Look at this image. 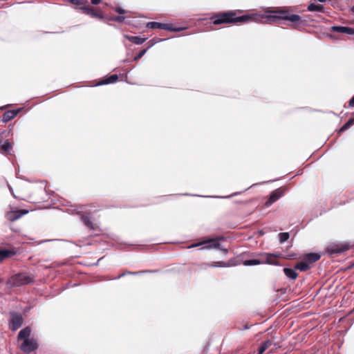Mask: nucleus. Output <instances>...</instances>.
I'll use <instances>...</instances> for the list:
<instances>
[{
    "label": "nucleus",
    "mask_w": 354,
    "mask_h": 354,
    "mask_svg": "<svg viewBox=\"0 0 354 354\" xmlns=\"http://www.w3.org/2000/svg\"><path fill=\"white\" fill-rule=\"evenodd\" d=\"M28 212L25 210L11 211L7 214V218L10 221H15Z\"/></svg>",
    "instance_id": "13"
},
{
    "label": "nucleus",
    "mask_w": 354,
    "mask_h": 354,
    "mask_svg": "<svg viewBox=\"0 0 354 354\" xmlns=\"http://www.w3.org/2000/svg\"><path fill=\"white\" fill-rule=\"evenodd\" d=\"M148 27L149 28H163V29H169V30H171L169 26L167 24H160V23H158V22H151V23H149L148 25H147Z\"/></svg>",
    "instance_id": "19"
},
{
    "label": "nucleus",
    "mask_w": 354,
    "mask_h": 354,
    "mask_svg": "<svg viewBox=\"0 0 354 354\" xmlns=\"http://www.w3.org/2000/svg\"><path fill=\"white\" fill-rule=\"evenodd\" d=\"M249 328H250V327L247 324L245 325L244 327H243L244 330H247V329H249Z\"/></svg>",
    "instance_id": "39"
},
{
    "label": "nucleus",
    "mask_w": 354,
    "mask_h": 354,
    "mask_svg": "<svg viewBox=\"0 0 354 354\" xmlns=\"http://www.w3.org/2000/svg\"><path fill=\"white\" fill-rule=\"evenodd\" d=\"M261 261L258 259H248L243 261V265L246 266H256L261 263Z\"/></svg>",
    "instance_id": "20"
},
{
    "label": "nucleus",
    "mask_w": 354,
    "mask_h": 354,
    "mask_svg": "<svg viewBox=\"0 0 354 354\" xmlns=\"http://www.w3.org/2000/svg\"><path fill=\"white\" fill-rule=\"evenodd\" d=\"M220 241H221V239H219V238L209 239L208 240L203 241L201 243H214V242H218Z\"/></svg>",
    "instance_id": "29"
},
{
    "label": "nucleus",
    "mask_w": 354,
    "mask_h": 354,
    "mask_svg": "<svg viewBox=\"0 0 354 354\" xmlns=\"http://www.w3.org/2000/svg\"><path fill=\"white\" fill-rule=\"evenodd\" d=\"M352 10H353V12H354V6L353 7Z\"/></svg>",
    "instance_id": "41"
},
{
    "label": "nucleus",
    "mask_w": 354,
    "mask_h": 354,
    "mask_svg": "<svg viewBox=\"0 0 354 354\" xmlns=\"http://www.w3.org/2000/svg\"><path fill=\"white\" fill-rule=\"evenodd\" d=\"M283 191L281 189H277L274 191L270 196L268 201L266 202L267 205H270L272 203H273L274 201H276L277 199H279L283 194Z\"/></svg>",
    "instance_id": "11"
},
{
    "label": "nucleus",
    "mask_w": 354,
    "mask_h": 354,
    "mask_svg": "<svg viewBox=\"0 0 354 354\" xmlns=\"http://www.w3.org/2000/svg\"><path fill=\"white\" fill-rule=\"evenodd\" d=\"M271 345H272V342L270 339H268L263 342L259 348L261 349V351L265 352Z\"/></svg>",
    "instance_id": "22"
},
{
    "label": "nucleus",
    "mask_w": 354,
    "mask_h": 354,
    "mask_svg": "<svg viewBox=\"0 0 354 354\" xmlns=\"http://www.w3.org/2000/svg\"><path fill=\"white\" fill-rule=\"evenodd\" d=\"M24 322V318L22 315L15 311L10 313V328L15 331L19 328Z\"/></svg>",
    "instance_id": "6"
},
{
    "label": "nucleus",
    "mask_w": 354,
    "mask_h": 354,
    "mask_svg": "<svg viewBox=\"0 0 354 354\" xmlns=\"http://www.w3.org/2000/svg\"><path fill=\"white\" fill-rule=\"evenodd\" d=\"M17 112L15 111H10L4 113L3 115V120L7 122L15 117Z\"/></svg>",
    "instance_id": "21"
},
{
    "label": "nucleus",
    "mask_w": 354,
    "mask_h": 354,
    "mask_svg": "<svg viewBox=\"0 0 354 354\" xmlns=\"http://www.w3.org/2000/svg\"><path fill=\"white\" fill-rule=\"evenodd\" d=\"M250 20L266 22V12L263 15L252 14L243 15L239 17H234V16H233V23H244Z\"/></svg>",
    "instance_id": "5"
},
{
    "label": "nucleus",
    "mask_w": 354,
    "mask_h": 354,
    "mask_svg": "<svg viewBox=\"0 0 354 354\" xmlns=\"http://www.w3.org/2000/svg\"><path fill=\"white\" fill-rule=\"evenodd\" d=\"M332 29L335 31L346 33L348 35H352L354 33V30L352 28L348 27L333 26Z\"/></svg>",
    "instance_id": "18"
},
{
    "label": "nucleus",
    "mask_w": 354,
    "mask_h": 354,
    "mask_svg": "<svg viewBox=\"0 0 354 354\" xmlns=\"http://www.w3.org/2000/svg\"><path fill=\"white\" fill-rule=\"evenodd\" d=\"M349 249V245H328L324 253L330 258H335Z\"/></svg>",
    "instance_id": "4"
},
{
    "label": "nucleus",
    "mask_w": 354,
    "mask_h": 354,
    "mask_svg": "<svg viewBox=\"0 0 354 354\" xmlns=\"http://www.w3.org/2000/svg\"><path fill=\"white\" fill-rule=\"evenodd\" d=\"M17 254L15 249H2L0 250V263L4 259L11 257Z\"/></svg>",
    "instance_id": "10"
},
{
    "label": "nucleus",
    "mask_w": 354,
    "mask_h": 354,
    "mask_svg": "<svg viewBox=\"0 0 354 354\" xmlns=\"http://www.w3.org/2000/svg\"><path fill=\"white\" fill-rule=\"evenodd\" d=\"M145 50L142 51V52L140 53V55H139L138 57H141L145 54Z\"/></svg>",
    "instance_id": "36"
},
{
    "label": "nucleus",
    "mask_w": 354,
    "mask_h": 354,
    "mask_svg": "<svg viewBox=\"0 0 354 354\" xmlns=\"http://www.w3.org/2000/svg\"><path fill=\"white\" fill-rule=\"evenodd\" d=\"M118 79V76L116 75H113L109 78L104 80L102 84H110L115 82Z\"/></svg>",
    "instance_id": "24"
},
{
    "label": "nucleus",
    "mask_w": 354,
    "mask_h": 354,
    "mask_svg": "<svg viewBox=\"0 0 354 354\" xmlns=\"http://www.w3.org/2000/svg\"><path fill=\"white\" fill-rule=\"evenodd\" d=\"M34 281V277L26 272H19L11 276L6 282V286L9 288L19 287L32 283Z\"/></svg>",
    "instance_id": "3"
},
{
    "label": "nucleus",
    "mask_w": 354,
    "mask_h": 354,
    "mask_svg": "<svg viewBox=\"0 0 354 354\" xmlns=\"http://www.w3.org/2000/svg\"><path fill=\"white\" fill-rule=\"evenodd\" d=\"M354 124V118L349 120L340 129V131H344L347 129L350 126Z\"/></svg>",
    "instance_id": "26"
},
{
    "label": "nucleus",
    "mask_w": 354,
    "mask_h": 354,
    "mask_svg": "<svg viewBox=\"0 0 354 354\" xmlns=\"http://www.w3.org/2000/svg\"><path fill=\"white\" fill-rule=\"evenodd\" d=\"M199 250H214L216 252L221 253L222 255H225L228 252V248L223 247V245H205Z\"/></svg>",
    "instance_id": "9"
},
{
    "label": "nucleus",
    "mask_w": 354,
    "mask_h": 354,
    "mask_svg": "<svg viewBox=\"0 0 354 354\" xmlns=\"http://www.w3.org/2000/svg\"><path fill=\"white\" fill-rule=\"evenodd\" d=\"M39 345L34 339H26L20 346V349L26 353H30L37 349Z\"/></svg>",
    "instance_id": "8"
},
{
    "label": "nucleus",
    "mask_w": 354,
    "mask_h": 354,
    "mask_svg": "<svg viewBox=\"0 0 354 354\" xmlns=\"http://www.w3.org/2000/svg\"><path fill=\"white\" fill-rule=\"evenodd\" d=\"M234 12H225L214 17L212 19L214 24L233 23Z\"/></svg>",
    "instance_id": "7"
},
{
    "label": "nucleus",
    "mask_w": 354,
    "mask_h": 354,
    "mask_svg": "<svg viewBox=\"0 0 354 354\" xmlns=\"http://www.w3.org/2000/svg\"><path fill=\"white\" fill-rule=\"evenodd\" d=\"M227 264L223 261H216L209 263H203L201 265L202 269H207V268H215V267H225Z\"/></svg>",
    "instance_id": "16"
},
{
    "label": "nucleus",
    "mask_w": 354,
    "mask_h": 354,
    "mask_svg": "<svg viewBox=\"0 0 354 354\" xmlns=\"http://www.w3.org/2000/svg\"><path fill=\"white\" fill-rule=\"evenodd\" d=\"M264 352L263 351H261V349L259 348L258 353L257 354H263Z\"/></svg>",
    "instance_id": "38"
},
{
    "label": "nucleus",
    "mask_w": 354,
    "mask_h": 354,
    "mask_svg": "<svg viewBox=\"0 0 354 354\" xmlns=\"http://www.w3.org/2000/svg\"><path fill=\"white\" fill-rule=\"evenodd\" d=\"M130 40L137 44H140L143 43V41H144V39H141V38H139L137 37H131Z\"/></svg>",
    "instance_id": "27"
},
{
    "label": "nucleus",
    "mask_w": 354,
    "mask_h": 354,
    "mask_svg": "<svg viewBox=\"0 0 354 354\" xmlns=\"http://www.w3.org/2000/svg\"><path fill=\"white\" fill-rule=\"evenodd\" d=\"M300 260L295 265V269L299 270L300 272H306L312 268V266H309L304 260Z\"/></svg>",
    "instance_id": "15"
},
{
    "label": "nucleus",
    "mask_w": 354,
    "mask_h": 354,
    "mask_svg": "<svg viewBox=\"0 0 354 354\" xmlns=\"http://www.w3.org/2000/svg\"><path fill=\"white\" fill-rule=\"evenodd\" d=\"M102 259H103V257L100 258V259L97 260V263H95V265H98V264H99V262H100Z\"/></svg>",
    "instance_id": "40"
},
{
    "label": "nucleus",
    "mask_w": 354,
    "mask_h": 354,
    "mask_svg": "<svg viewBox=\"0 0 354 354\" xmlns=\"http://www.w3.org/2000/svg\"><path fill=\"white\" fill-rule=\"evenodd\" d=\"M86 222V224L88 226V227H93L92 226V223L91 221H85Z\"/></svg>",
    "instance_id": "34"
},
{
    "label": "nucleus",
    "mask_w": 354,
    "mask_h": 354,
    "mask_svg": "<svg viewBox=\"0 0 354 354\" xmlns=\"http://www.w3.org/2000/svg\"><path fill=\"white\" fill-rule=\"evenodd\" d=\"M31 333V328L30 326H26L23 329H21L17 335L18 339H24V341L26 339H30L29 337Z\"/></svg>",
    "instance_id": "14"
},
{
    "label": "nucleus",
    "mask_w": 354,
    "mask_h": 354,
    "mask_svg": "<svg viewBox=\"0 0 354 354\" xmlns=\"http://www.w3.org/2000/svg\"><path fill=\"white\" fill-rule=\"evenodd\" d=\"M321 8H322V6H317V5H315V4H310L308 6V10H310V11L320 10Z\"/></svg>",
    "instance_id": "28"
},
{
    "label": "nucleus",
    "mask_w": 354,
    "mask_h": 354,
    "mask_svg": "<svg viewBox=\"0 0 354 354\" xmlns=\"http://www.w3.org/2000/svg\"><path fill=\"white\" fill-rule=\"evenodd\" d=\"M68 1L74 4H76V5L82 4V2L80 0H68Z\"/></svg>",
    "instance_id": "30"
},
{
    "label": "nucleus",
    "mask_w": 354,
    "mask_h": 354,
    "mask_svg": "<svg viewBox=\"0 0 354 354\" xmlns=\"http://www.w3.org/2000/svg\"><path fill=\"white\" fill-rule=\"evenodd\" d=\"M348 268H354V261H353V262H352V263H351V265H350V266H349Z\"/></svg>",
    "instance_id": "37"
},
{
    "label": "nucleus",
    "mask_w": 354,
    "mask_h": 354,
    "mask_svg": "<svg viewBox=\"0 0 354 354\" xmlns=\"http://www.w3.org/2000/svg\"><path fill=\"white\" fill-rule=\"evenodd\" d=\"M283 271L286 277L290 280H295L298 277V273L295 268H284Z\"/></svg>",
    "instance_id": "12"
},
{
    "label": "nucleus",
    "mask_w": 354,
    "mask_h": 354,
    "mask_svg": "<svg viewBox=\"0 0 354 354\" xmlns=\"http://www.w3.org/2000/svg\"><path fill=\"white\" fill-rule=\"evenodd\" d=\"M101 1V0H91L92 3L97 4Z\"/></svg>",
    "instance_id": "33"
},
{
    "label": "nucleus",
    "mask_w": 354,
    "mask_h": 354,
    "mask_svg": "<svg viewBox=\"0 0 354 354\" xmlns=\"http://www.w3.org/2000/svg\"><path fill=\"white\" fill-rule=\"evenodd\" d=\"M158 272V270H142V271H138V272H124L121 274H120L118 277H115L114 279H120L121 277H123L125 275H129V274H131V275H138L139 274H141V273H147V272Z\"/></svg>",
    "instance_id": "17"
},
{
    "label": "nucleus",
    "mask_w": 354,
    "mask_h": 354,
    "mask_svg": "<svg viewBox=\"0 0 354 354\" xmlns=\"http://www.w3.org/2000/svg\"><path fill=\"white\" fill-rule=\"evenodd\" d=\"M292 245L287 246L286 250L281 253H266L264 262L271 265H279L277 257H280L288 260L302 259L309 266H312V265L318 261L322 256V252H306L303 253L301 255H299L296 252H289V249Z\"/></svg>",
    "instance_id": "1"
},
{
    "label": "nucleus",
    "mask_w": 354,
    "mask_h": 354,
    "mask_svg": "<svg viewBox=\"0 0 354 354\" xmlns=\"http://www.w3.org/2000/svg\"><path fill=\"white\" fill-rule=\"evenodd\" d=\"M201 245H189V246L187 247V249H189V248H194V247H198V246H201Z\"/></svg>",
    "instance_id": "32"
},
{
    "label": "nucleus",
    "mask_w": 354,
    "mask_h": 354,
    "mask_svg": "<svg viewBox=\"0 0 354 354\" xmlns=\"http://www.w3.org/2000/svg\"><path fill=\"white\" fill-rule=\"evenodd\" d=\"M266 22L274 21L278 19H285L292 22L300 20L299 16L297 15H289L281 8H274L266 11Z\"/></svg>",
    "instance_id": "2"
},
{
    "label": "nucleus",
    "mask_w": 354,
    "mask_h": 354,
    "mask_svg": "<svg viewBox=\"0 0 354 354\" xmlns=\"http://www.w3.org/2000/svg\"><path fill=\"white\" fill-rule=\"evenodd\" d=\"M272 344H273L274 346H276V347H278V348H279V347H280V344H279V342H277H277H275V343H273V342H272Z\"/></svg>",
    "instance_id": "35"
},
{
    "label": "nucleus",
    "mask_w": 354,
    "mask_h": 354,
    "mask_svg": "<svg viewBox=\"0 0 354 354\" xmlns=\"http://www.w3.org/2000/svg\"><path fill=\"white\" fill-rule=\"evenodd\" d=\"M0 148L4 151H8L12 148V145L9 142L5 141L4 143L0 146Z\"/></svg>",
    "instance_id": "25"
},
{
    "label": "nucleus",
    "mask_w": 354,
    "mask_h": 354,
    "mask_svg": "<svg viewBox=\"0 0 354 354\" xmlns=\"http://www.w3.org/2000/svg\"><path fill=\"white\" fill-rule=\"evenodd\" d=\"M350 106H354V96L352 97V99L350 100Z\"/></svg>",
    "instance_id": "31"
},
{
    "label": "nucleus",
    "mask_w": 354,
    "mask_h": 354,
    "mask_svg": "<svg viewBox=\"0 0 354 354\" xmlns=\"http://www.w3.org/2000/svg\"><path fill=\"white\" fill-rule=\"evenodd\" d=\"M289 239V234L287 232L280 233L279 234V241L281 243L286 242Z\"/></svg>",
    "instance_id": "23"
}]
</instances>
